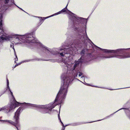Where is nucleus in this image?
<instances>
[{"label": "nucleus", "instance_id": "nucleus-1", "mask_svg": "<svg viewBox=\"0 0 130 130\" xmlns=\"http://www.w3.org/2000/svg\"><path fill=\"white\" fill-rule=\"evenodd\" d=\"M19 38L25 40V42L29 43L30 44L35 45L44 50L46 53H50L54 55L59 54L60 56H64V58L62 59V61L66 66L68 69L67 72L68 71V66L74 64H69L68 63L71 61L72 59L71 56L72 55L73 52H75L77 50L76 45L75 46L74 44L67 46L64 44H63L60 48L59 51L57 52V51L52 50L48 48L39 42L38 41L34 40L35 38L33 36L32 33H27L24 35L19 36L16 40H18Z\"/></svg>", "mask_w": 130, "mask_h": 130}, {"label": "nucleus", "instance_id": "nucleus-2", "mask_svg": "<svg viewBox=\"0 0 130 130\" xmlns=\"http://www.w3.org/2000/svg\"><path fill=\"white\" fill-rule=\"evenodd\" d=\"M67 86H63L60 88L54 102L43 105H39L31 104H27V105H31L32 107L42 109L41 111L43 113H50L52 109L57 105L62 103L66 97L67 94Z\"/></svg>", "mask_w": 130, "mask_h": 130}, {"label": "nucleus", "instance_id": "nucleus-3", "mask_svg": "<svg viewBox=\"0 0 130 130\" xmlns=\"http://www.w3.org/2000/svg\"><path fill=\"white\" fill-rule=\"evenodd\" d=\"M79 63V61H76L74 64H72L68 66V71L66 74H63L61 76L62 79L63 80L64 83L63 85L60 88L63 86H67V93L68 88L70 82L73 79L72 78L77 77V75L78 74L79 77L82 75V73L79 72L77 70V68Z\"/></svg>", "mask_w": 130, "mask_h": 130}, {"label": "nucleus", "instance_id": "nucleus-4", "mask_svg": "<svg viewBox=\"0 0 130 130\" xmlns=\"http://www.w3.org/2000/svg\"><path fill=\"white\" fill-rule=\"evenodd\" d=\"M83 39H84V40L86 39L87 40H89L90 41L91 43L94 45V48L96 50L99 51H102L106 53L113 52L115 53V55H121V54H122L124 53V50H130V48L126 49H119L116 50H110L102 49L95 45L87 37L86 31L85 30H82V40Z\"/></svg>", "mask_w": 130, "mask_h": 130}, {"label": "nucleus", "instance_id": "nucleus-5", "mask_svg": "<svg viewBox=\"0 0 130 130\" xmlns=\"http://www.w3.org/2000/svg\"><path fill=\"white\" fill-rule=\"evenodd\" d=\"M67 12L69 14L68 17L70 20L72 22L74 25L79 24L87 22L86 19L82 18H79L76 15L69 11H68Z\"/></svg>", "mask_w": 130, "mask_h": 130}, {"label": "nucleus", "instance_id": "nucleus-6", "mask_svg": "<svg viewBox=\"0 0 130 130\" xmlns=\"http://www.w3.org/2000/svg\"><path fill=\"white\" fill-rule=\"evenodd\" d=\"M115 57L119 59H123L130 57V54H126L119 55L117 54L114 55H106L104 56L102 55L100 56V57L101 59L104 60L107 58H110Z\"/></svg>", "mask_w": 130, "mask_h": 130}, {"label": "nucleus", "instance_id": "nucleus-7", "mask_svg": "<svg viewBox=\"0 0 130 130\" xmlns=\"http://www.w3.org/2000/svg\"><path fill=\"white\" fill-rule=\"evenodd\" d=\"M23 109L22 108L20 107L17 110L16 112L15 115L14 116V118L15 119V123L11 120H9V123L11 124L12 125L15 126L18 130H19L18 127L16 126L15 124H18L19 123V116H20V113L22 112Z\"/></svg>", "mask_w": 130, "mask_h": 130}, {"label": "nucleus", "instance_id": "nucleus-8", "mask_svg": "<svg viewBox=\"0 0 130 130\" xmlns=\"http://www.w3.org/2000/svg\"><path fill=\"white\" fill-rule=\"evenodd\" d=\"M13 100V103H11L10 105L11 106H14V109L16 107H18V106L21 105L22 104H23V105L26 106V107H29L30 108H32V106L31 105H27V104H30V103H20L15 100V98H14L13 99H12Z\"/></svg>", "mask_w": 130, "mask_h": 130}, {"label": "nucleus", "instance_id": "nucleus-9", "mask_svg": "<svg viewBox=\"0 0 130 130\" xmlns=\"http://www.w3.org/2000/svg\"><path fill=\"white\" fill-rule=\"evenodd\" d=\"M14 106H11V105L8 104L0 108V111L2 110H4L7 113H8L13 109H14Z\"/></svg>", "mask_w": 130, "mask_h": 130}, {"label": "nucleus", "instance_id": "nucleus-10", "mask_svg": "<svg viewBox=\"0 0 130 130\" xmlns=\"http://www.w3.org/2000/svg\"><path fill=\"white\" fill-rule=\"evenodd\" d=\"M85 49H83L82 50V51L80 52V54L82 55V56L81 57L80 59H79L77 61H79V63H80V62H84V60H83V56L84 54L85 53Z\"/></svg>", "mask_w": 130, "mask_h": 130}, {"label": "nucleus", "instance_id": "nucleus-11", "mask_svg": "<svg viewBox=\"0 0 130 130\" xmlns=\"http://www.w3.org/2000/svg\"><path fill=\"white\" fill-rule=\"evenodd\" d=\"M53 16V15H51L50 16H48V17H45V18H42V17H36V16H32L34 17L38 18H41L40 20V22H42L41 23H42L43 22V21H44V20H45L47 18H48L49 17H52Z\"/></svg>", "mask_w": 130, "mask_h": 130}, {"label": "nucleus", "instance_id": "nucleus-12", "mask_svg": "<svg viewBox=\"0 0 130 130\" xmlns=\"http://www.w3.org/2000/svg\"><path fill=\"white\" fill-rule=\"evenodd\" d=\"M88 60H91L94 59L95 58L91 54H89L87 55Z\"/></svg>", "mask_w": 130, "mask_h": 130}, {"label": "nucleus", "instance_id": "nucleus-13", "mask_svg": "<svg viewBox=\"0 0 130 130\" xmlns=\"http://www.w3.org/2000/svg\"><path fill=\"white\" fill-rule=\"evenodd\" d=\"M68 4H67V5L66 7L65 8L62 9L61 10V11L62 12H66L67 13L69 14L68 13H67V11H69V10H68L67 9V7L68 5Z\"/></svg>", "mask_w": 130, "mask_h": 130}, {"label": "nucleus", "instance_id": "nucleus-14", "mask_svg": "<svg viewBox=\"0 0 130 130\" xmlns=\"http://www.w3.org/2000/svg\"><path fill=\"white\" fill-rule=\"evenodd\" d=\"M30 60H26L24 61H22V62H20V63H19L17 64L18 65V66L19 65H20L22 63H24V62H29V61H30Z\"/></svg>", "mask_w": 130, "mask_h": 130}, {"label": "nucleus", "instance_id": "nucleus-15", "mask_svg": "<svg viewBox=\"0 0 130 130\" xmlns=\"http://www.w3.org/2000/svg\"><path fill=\"white\" fill-rule=\"evenodd\" d=\"M80 125V123H73L71 124V125L73 126H75Z\"/></svg>", "mask_w": 130, "mask_h": 130}, {"label": "nucleus", "instance_id": "nucleus-16", "mask_svg": "<svg viewBox=\"0 0 130 130\" xmlns=\"http://www.w3.org/2000/svg\"><path fill=\"white\" fill-rule=\"evenodd\" d=\"M10 47H11L13 49L14 52H15V50L14 47V45L13 43H12L10 44Z\"/></svg>", "mask_w": 130, "mask_h": 130}, {"label": "nucleus", "instance_id": "nucleus-17", "mask_svg": "<svg viewBox=\"0 0 130 130\" xmlns=\"http://www.w3.org/2000/svg\"><path fill=\"white\" fill-rule=\"evenodd\" d=\"M58 118L60 119V122H61V123L62 124V126H63V128H64V129H62V130H64V129H65V127H64V125L63 124L62 122H61V119L60 118V116H59V115H58Z\"/></svg>", "mask_w": 130, "mask_h": 130}, {"label": "nucleus", "instance_id": "nucleus-18", "mask_svg": "<svg viewBox=\"0 0 130 130\" xmlns=\"http://www.w3.org/2000/svg\"><path fill=\"white\" fill-rule=\"evenodd\" d=\"M9 89L10 92V94H11L12 96V99H13L14 98H14V97L13 95L12 92L11 91V90H10V88H9Z\"/></svg>", "mask_w": 130, "mask_h": 130}, {"label": "nucleus", "instance_id": "nucleus-19", "mask_svg": "<svg viewBox=\"0 0 130 130\" xmlns=\"http://www.w3.org/2000/svg\"><path fill=\"white\" fill-rule=\"evenodd\" d=\"M61 12H61V11H59V12L57 13H56L54 14H53V16L54 15H58V14H60Z\"/></svg>", "mask_w": 130, "mask_h": 130}, {"label": "nucleus", "instance_id": "nucleus-20", "mask_svg": "<svg viewBox=\"0 0 130 130\" xmlns=\"http://www.w3.org/2000/svg\"><path fill=\"white\" fill-rule=\"evenodd\" d=\"M0 121H3V122H6L9 123V120H0Z\"/></svg>", "mask_w": 130, "mask_h": 130}, {"label": "nucleus", "instance_id": "nucleus-21", "mask_svg": "<svg viewBox=\"0 0 130 130\" xmlns=\"http://www.w3.org/2000/svg\"><path fill=\"white\" fill-rule=\"evenodd\" d=\"M7 88H8V89H9V81L7 79Z\"/></svg>", "mask_w": 130, "mask_h": 130}, {"label": "nucleus", "instance_id": "nucleus-22", "mask_svg": "<svg viewBox=\"0 0 130 130\" xmlns=\"http://www.w3.org/2000/svg\"><path fill=\"white\" fill-rule=\"evenodd\" d=\"M15 54L16 56V58H15V62H16V61H17L18 60V58L16 54Z\"/></svg>", "mask_w": 130, "mask_h": 130}, {"label": "nucleus", "instance_id": "nucleus-23", "mask_svg": "<svg viewBox=\"0 0 130 130\" xmlns=\"http://www.w3.org/2000/svg\"><path fill=\"white\" fill-rule=\"evenodd\" d=\"M0 12H1V14H0V18L1 19V17H2V13L3 12V11H1V10Z\"/></svg>", "mask_w": 130, "mask_h": 130}, {"label": "nucleus", "instance_id": "nucleus-24", "mask_svg": "<svg viewBox=\"0 0 130 130\" xmlns=\"http://www.w3.org/2000/svg\"><path fill=\"white\" fill-rule=\"evenodd\" d=\"M81 80H84V78L83 76H82L81 77Z\"/></svg>", "mask_w": 130, "mask_h": 130}, {"label": "nucleus", "instance_id": "nucleus-25", "mask_svg": "<svg viewBox=\"0 0 130 130\" xmlns=\"http://www.w3.org/2000/svg\"><path fill=\"white\" fill-rule=\"evenodd\" d=\"M15 5L18 8H19H19H20V7H18V6H17L15 4H14V5Z\"/></svg>", "mask_w": 130, "mask_h": 130}, {"label": "nucleus", "instance_id": "nucleus-26", "mask_svg": "<svg viewBox=\"0 0 130 130\" xmlns=\"http://www.w3.org/2000/svg\"><path fill=\"white\" fill-rule=\"evenodd\" d=\"M18 66V65L17 64H16L15 66L14 67V68H15L16 67Z\"/></svg>", "mask_w": 130, "mask_h": 130}, {"label": "nucleus", "instance_id": "nucleus-27", "mask_svg": "<svg viewBox=\"0 0 130 130\" xmlns=\"http://www.w3.org/2000/svg\"><path fill=\"white\" fill-rule=\"evenodd\" d=\"M19 9H20L21 10H22L23 11H24V12L25 11H24L21 8H19Z\"/></svg>", "mask_w": 130, "mask_h": 130}, {"label": "nucleus", "instance_id": "nucleus-28", "mask_svg": "<svg viewBox=\"0 0 130 130\" xmlns=\"http://www.w3.org/2000/svg\"><path fill=\"white\" fill-rule=\"evenodd\" d=\"M85 84L86 85H88V84H87V83H86V84Z\"/></svg>", "mask_w": 130, "mask_h": 130}, {"label": "nucleus", "instance_id": "nucleus-29", "mask_svg": "<svg viewBox=\"0 0 130 130\" xmlns=\"http://www.w3.org/2000/svg\"><path fill=\"white\" fill-rule=\"evenodd\" d=\"M25 12H26V13H27L28 14V13H27V12H25V11H24Z\"/></svg>", "mask_w": 130, "mask_h": 130}, {"label": "nucleus", "instance_id": "nucleus-30", "mask_svg": "<svg viewBox=\"0 0 130 130\" xmlns=\"http://www.w3.org/2000/svg\"><path fill=\"white\" fill-rule=\"evenodd\" d=\"M109 89L110 90H113V89Z\"/></svg>", "mask_w": 130, "mask_h": 130}, {"label": "nucleus", "instance_id": "nucleus-31", "mask_svg": "<svg viewBox=\"0 0 130 130\" xmlns=\"http://www.w3.org/2000/svg\"><path fill=\"white\" fill-rule=\"evenodd\" d=\"M101 120H98V121H101Z\"/></svg>", "mask_w": 130, "mask_h": 130}, {"label": "nucleus", "instance_id": "nucleus-32", "mask_svg": "<svg viewBox=\"0 0 130 130\" xmlns=\"http://www.w3.org/2000/svg\"><path fill=\"white\" fill-rule=\"evenodd\" d=\"M89 122V123H91L92 122Z\"/></svg>", "mask_w": 130, "mask_h": 130}, {"label": "nucleus", "instance_id": "nucleus-33", "mask_svg": "<svg viewBox=\"0 0 130 130\" xmlns=\"http://www.w3.org/2000/svg\"><path fill=\"white\" fill-rule=\"evenodd\" d=\"M60 107H61V106H60Z\"/></svg>", "mask_w": 130, "mask_h": 130}]
</instances>
